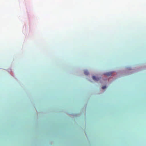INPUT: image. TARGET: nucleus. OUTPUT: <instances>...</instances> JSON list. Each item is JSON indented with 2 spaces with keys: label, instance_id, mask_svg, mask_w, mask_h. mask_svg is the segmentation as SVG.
I'll return each instance as SVG.
<instances>
[{
  "label": "nucleus",
  "instance_id": "obj_4",
  "mask_svg": "<svg viewBox=\"0 0 146 146\" xmlns=\"http://www.w3.org/2000/svg\"><path fill=\"white\" fill-rule=\"evenodd\" d=\"M106 88V86H104L102 87V88L103 89H104L105 88Z\"/></svg>",
  "mask_w": 146,
  "mask_h": 146
},
{
  "label": "nucleus",
  "instance_id": "obj_2",
  "mask_svg": "<svg viewBox=\"0 0 146 146\" xmlns=\"http://www.w3.org/2000/svg\"><path fill=\"white\" fill-rule=\"evenodd\" d=\"M112 73L111 72L107 73L105 74L107 76H110L111 75Z\"/></svg>",
  "mask_w": 146,
  "mask_h": 146
},
{
  "label": "nucleus",
  "instance_id": "obj_1",
  "mask_svg": "<svg viewBox=\"0 0 146 146\" xmlns=\"http://www.w3.org/2000/svg\"><path fill=\"white\" fill-rule=\"evenodd\" d=\"M93 79L94 80L96 81H98L99 80V78H96L94 76H93L92 77Z\"/></svg>",
  "mask_w": 146,
  "mask_h": 146
},
{
  "label": "nucleus",
  "instance_id": "obj_3",
  "mask_svg": "<svg viewBox=\"0 0 146 146\" xmlns=\"http://www.w3.org/2000/svg\"><path fill=\"white\" fill-rule=\"evenodd\" d=\"M84 73L85 75H88L89 74L88 71L87 70H86L84 71Z\"/></svg>",
  "mask_w": 146,
  "mask_h": 146
}]
</instances>
